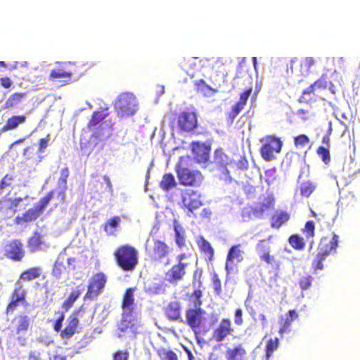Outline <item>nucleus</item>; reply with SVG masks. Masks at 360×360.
I'll return each mask as SVG.
<instances>
[{"mask_svg":"<svg viewBox=\"0 0 360 360\" xmlns=\"http://www.w3.org/2000/svg\"><path fill=\"white\" fill-rule=\"evenodd\" d=\"M108 109L101 111H94L87 124V127L89 129H92L103 120L108 115V113L105 112Z\"/></svg>","mask_w":360,"mask_h":360,"instance_id":"4c0bfd02","label":"nucleus"},{"mask_svg":"<svg viewBox=\"0 0 360 360\" xmlns=\"http://www.w3.org/2000/svg\"><path fill=\"white\" fill-rule=\"evenodd\" d=\"M54 193V190L48 192L45 196L40 198L39 202L34 207L28 209L22 216H17L14 219L15 224L20 225L37 220L43 214L45 208L53 198Z\"/></svg>","mask_w":360,"mask_h":360,"instance_id":"7ed1b4c3","label":"nucleus"},{"mask_svg":"<svg viewBox=\"0 0 360 360\" xmlns=\"http://www.w3.org/2000/svg\"><path fill=\"white\" fill-rule=\"evenodd\" d=\"M252 92V87L250 86L245 89L240 94L239 100L232 105L229 112H227V122L229 124H233L236 117L240 113V112L245 108L247 105L248 98Z\"/></svg>","mask_w":360,"mask_h":360,"instance_id":"f8f14e48","label":"nucleus"},{"mask_svg":"<svg viewBox=\"0 0 360 360\" xmlns=\"http://www.w3.org/2000/svg\"><path fill=\"white\" fill-rule=\"evenodd\" d=\"M290 219V214L287 211H276L270 218V226L273 229H279L288 223Z\"/></svg>","mask_w":360,"mask_h":360,"instance_id":"393cba45","label":"nucleus"},{"mask_svg":"<svg viewBox=\"0 0 360 360\" xmlns=\"http://www.w3.org/2000/svg\"><path fill=\"white\" fill-rule=\"evenodd\" d=\"M129 352L124 351H117L113 354V360H128Z\"/></svg>","mask_w":360,"mask_h":360,"instance_id":"e2e57ef3","label":"nucleus"},{"mask_svg":"<svg viewBox=\"0 0 360 360\" xmlns=\"http://www.w3.org/2000/svg\"><path fill=\"white\" fill-rule=\"evenodd\" d=\"M120 221V217L118 216L110 218L104 224V231L109 235H113Z\"/></svg>","mask_w":360,"mask_h":360,"instance_id":"ea45409f","label":"nucleus"},{"mask_svg":"<svg viewBox=\"0 0 360 360\" xmlns=\"http://www.w3.org/2000/svg\"><path fill=\"white\" fill-rule=\"evenodd\" d=\"M312 277L307 276L300 279V286L302 290H307L311 285Z\"/></svg>","mask_w":360,"mask_h":360,"instance_id":"680f3d73","label":"nucleus"},{"mask_svg":"<svg viewBox=\"0 0 360 360\" xmlns=\"http://www.w3.org/2000/svg\"><path fill=\"white\" fill-rule=\"evenodd\" d=\"M122 307L123 309V314H127L132 316L134 309V299L133 294H124Z\"/></svg>","mask_w":360,"mask_h":360,"instance_id":"c9c22d12","label":"nucleus"},{"mask_svg":"<svg viewBox=\"0 0 360 360\" xmlns=\"http://www.w3.org/2000/svg\"><path fill=\"white\" fill-rule=\"evenodd\" d=\"M26 122L27 117L25 115H13L7 119L6 123L1 128V131L7 132L15 131Z\"/></svg>","mask_w":360,"mask_h":360,"instance_id":"b1692460","label":"nucleus"},{"mask_svg":"<svg viewBox=\"0 0 360 360\" xmlns=\"http://www.w3.org/2000/svg\"><path fill=\"white\" fill-rule=\"evenodd\" d=\"M65 269V266L63 262L56 261L52 269V275L56 278H60Z\"/></svg>","mask_w":360,"mask_h":360,"instance_id":"864d4df0","label":"nucleus"},{"mask_svg":"<svg viewBox=\"0 0 360 360\" xmlns=\"http://www.w3.org/2000/svg\"><path fill=\"white\" fill-rule=\"evenodd\" d=\"M26 96V93H15L12 94L6 101V105L7 108H13L19 104Z\"/></svg>","mask_w":360,"mask_h":360,"instance_id":"de8ad7c7","label":"nucleus"},{"mask_svg":"<svg viewBox=\"0 0 360 360\" xmlns=\"http://www.w3.org/2000/svg\"><path fill=\"white\" fill-rule=\"evenodd\" d=\"M72 72L65 70L63 68H56L51 71L49 75V80L54 81L57 79H67V82L71 80Z\"/></svg>","mask_w":360,"mask_h":360,"instance_id":"e433bc0d","label":"nucleus"},{"mask_svg":"<svg viewBox=\"0 0 360 360\" xmlns=\"http://www.w3.org/2000/svg\"><path fill=\"white\" fill-rule=\"evenodd\" d=\"M172 248L164 241L155 240L152 248L147 250V254L152 262L169 263V255Z\"/></svg>","mask_w":360,"mask_h":360,"instance_id":"6e6552de","label":"nucleus"},{"mask_svg":"<svg viewBox=\"0 0 360 360\" xmlns=\"http://www.w3.org/2000/svg\"><path fill=\"white\" fill-rule=\"evenodd\" d=\"M43 245V236L38 231H34L27 241V247L32 252L41 250Z\"/></svg>","mask_w":360,"mask_h":360,"instance_id":"c756f323","label":"nucleus"},{"mask_svg":"<svg viewBox=\"0 0 360 360\" xmlns=\"http://www.w3.org/2000/svg\"><path fill=\"white\" fill-rule=\"evenodd\" d=\"M316 153L326 165H328L330 163L331 158L329 149L328 148L319 146L316 150Z\"/></svg>","mask_w":360,"mask_h":360,"instance_id":"8fccbe9b","label":"nucleus"},{"mask_svg":"<svg viewBox=\"0 0 360 360\" xmlns=\"http://www.w3.org/2000/svg\"><path fill=\"white\" fill-rule=\"evenodd\" d=\"M22 200L23 199L22 198H15L14 199L3 198L0 200V212H6L8 211H12L15 213L18 206Z\"/></svg>","mask_w":360,"mask_h":360,"instance_id":"c85d7f7f","label":"nucleus"},{"mask_svg":"<svg viewBox=\"0 0 360 360\" xmlns=\"http://www.w3.org/2000/svg\"><path fill=\"white\" fill-rule=\"evenodd\" d=\"M6 256L16 262L21 261L25 256L22 248V244L20 240H13L8 245V249L6 250Z\"/></svg>","mask_w":360,"mask_h":360,"instance_id":"4be33fe9","label":"nucleus"},{"mask_svg":"<svg viewBox=\"0 0 360 360\" xmlns=\"http://www.w3.org/2000/svg\"><path fill=\"white\" fill-rule=\"evenodd\" d=\"M316 188V184L312 181H307L300 185V195L304 198H309Z\"/></svg>","mask_w":360,"mask_h":360,"instance_id":"79ce46f5","label":"nucleus"},{"mask_svg":"<svg viewBox=\"0 0 360 360\" xmlns=\"http://www.w3.org/2000/svg\"><path fill=\"white\" fill-rule=\"evenodd\" d=\"M64 319H65L64 314H61L60 317L56 321V322L54 323L53 329L55 331L61 333V331L63 330H62V324L64 321Z\"/></svg>","mask_w":360,"mask_h":360,"instance_id":"0e129e2a","label":"nucleus"},{"mask_svg":"<svg viewBox=\"0 0 360 360\" xmlns=\"http://www.w3.org/2000/svg\"><path fill=\"white\" fill-rule=\"evenodd\" d=\"M212 281L213 289L216 292H219L221 290V283L217 274H213L212 276Z\"/></svg>","mask_w":360,"mask_h":360,"instance_id":"052dcab7","label":"nucleus"},{"mask_svg":"<svg viewBox=\"0 0 360 360\" xmlns=\"http://www.w3.org/2000/svg\"><path fill=\"white\" fill-rule=\"evenodd\" d=\"M175 232V243L179 248L186 246V233L184 229L178 223L174 225Z\"/></svg>","mask_w":360,"mask_h":360,"instance_id":"58836bf2","label":"nucleus"},{"mask_svg":"<svg viewBox=\"0 0 360 360\" xmlns=\"http://www.w3.org/2000/svg\"><path fill=\"white\" fill-rule=\"evenodd\" d=\"M49 141V135L48 134L45 138L41 139L39 142V153L44 152V149L48 146V142Z\"/></svg>","mask_w":360,"mask_h":360,"instance_id":"69168bd1","label":"nucleus"},{"mask_svg":"<svg viewBox=\"0 0 360 360\" xmlns=\"http://www.w3.org/2000/svg\"><path fill=\"white\" fill-rule=\"evenodd\" d=\"M181 201L183 207L186 208L191 214L202 205L200 195L192 190L186 191L182 194Z\"/></svg>","mask_w":360,"mask_h":360,"instance_id":"ddd939ff","label":"nucleus"},{"mask_svg":"<svg viewBox=\"0 0 360 360\" xmlns=\"http://www.w3.org/2000/svg\"><path fill=\"white\" fill-rule=\"evenodd\" d=\"M212 86L207 84L204 79H200L195 82L194 86L198 93L202 94L204 96H210L218 92L220 86L219 84L211 82Z\"/></svg>","mask_w":360,"mask_h":360,"instance_id":"5701e85b","label":"nucleus"},{"mask_svg":"<svg viewBox=\"0 0 360 360\" xmlns=\"http://www.w3.org/2000/svg\"><path fill=\"white\" fill-rule=\"evenodd\" d=\"M197 245L203 254L205 260L207 262H212L214 259V250L211 244L202 236L197 240Z\"/></svg>","mask_w":360,"mask_h":360,"instance_id":"a878e982","label":"nucleus"},{"mask_svg":"<svg viewBox=\"0 0 360 360\" xmlns=\"http://www.w3.org/2000/svg\"><path fill=\"white\" fill-rule=\"evenodd\" d=\"M108 278L103 272L94 274L89 279L87 292H100L103 290Z\"/></svg>","mask_w":360,"mask_h":360,"instance_id":"aec40b11","label":"nucleus"},{"mask_svg":"<svg viewBox=\"0 0 360 360\" xmlns=\"http://www.w3.org/2000/svg\"><path fill=\"white\" fill-rule=\"evenodd\" d=\"M79 314V311H75L68 318L66 326L60 333V336L63 339H70L78 332L79 319L77 316Z\"/></svg>","mask_w":360,"mask_h":360,"instance_id":"6ab92c4d","label":"nucleus"},{"mask_svg":"<svg viewBox=\"0 0 360 360\" xmlns=\"http://www.w3.org/2000/svg\"><path fill=\"white\" fill-rule=\"evenodd\" d=\"M278 345L279 340L278 338H271L268 340L265 349L266 359H269L272 354L278 349Z\"/></svg>","mask_w":360,"mask_h":360,"instance_id":"49530a36","label":"nucleus"},{"mask_svg":"<svg viewBox=\"0 0 360 360\" xmlns=\"http://www.w3.org/2000/svg\"><path fill=\"white\" fill-rule=\"evenodd\" d=\"M26 304L25 294H13L11 301L6 307V313L13 312L18 307Z\"/></svg>","mask_w":360,"mask_h":360,"instance_id":"2f4dec72","label":"nucleus"},{"mask_svg":"<svg viewBox=\"0 0 360 360\" xmlns=\"http://www.w3.org/2000/svg\"><path fill=\"white\" fill-rule=\"evenodd\" d=\"M167 317L172 321H176L181 317V307L176 302H171L166 309Z\"/></svg>","mask_w":360,"mask_h":360,"instance_id":"72a5a7b5","label":"nucleus"},{"mask_svg":"<svg viewBox=\"0 0 360 360\" xmlns=\"http://www.w3.org/2000/svg\"><path fill=\"white\" fill-rule=\"evenodd\" d=\"M298 318V314L295 309H290L286 314L285 319L281 318L278 333L281 335L288 333L290 331V326L293 321Z\"/></svg>","mask_w":360,"mask_h":360,"instance_id":"bb28decb","label":"nucleus"},{"mask_svg":"<svg viewBox=\"0 0 360 360\" xmlns=\"http://www.w3.org/2000/svg\"><path fill=\"white\" fill-rule=\"evenodd\" d=\"M15 177L12 174H6L0 181V195H2L5 190L13 186Z\"/></svg>","mask_w":360,"mask_h":360,"instance_id":"09e8293b","label":"nucleus"},{"mask_svg":"<svg viewBox=\"0 0 360 360\" xmlns=\"http://www.w3.org/2000/svg\"><path fill=\"white\" fill-rule=\"evenodd\" d=\"M302 233L305 234L307 239L313 238L315 235V225L313 221L306 222Z\"/></svg>","mask_w":360,"mask_h":360,"instance_id":"3c124183","label":"nucleus"},{"mask_svg":"<svg viewBox=\"0 0 360 360\" xmlns=\"http://www.w3.org/2000/svg\"><path fill=\"white\" fill-rule=\"evenodd\" d=\"M0 84L4 89H9L12 85V81L9 77H4L0 79Z\"/></svg>","mask_w":360,"mask_h":360,"instance_id":"774afa93","label":"nucleus"},{"mask_svg":"<svg viewBox=\"0 0 360 360\" xmlns=\"http://www.w3.org/2000/svg\"><path fill=\"white\" fill-rule=\"evenodd\" d=\"M190 264L176 263L165 273V281L172 285L176 286L178 283L183 281L186 274Z\"/></svg>","mask_w":360,"mask_h":360,"instance_id":"9d476101","label":"nucleus"},{"mask_svg":"<svg viewBox=\"0 0 360 360\" xmlns=\"http://www.w3.org/2000/svg\"><path fill=\"white\" fill-rule=\"evenodd\" d=\"M259 259L262 262H264L268 266H271L274 270H278L279 269V262L275 259V257L273 255H270V252H263V254L259 255Z\"/></svg>","mask_w":360,"mask_h":360,"instance_id":"a18cd8bd","label":"nucleus"},{"mask_svg":"<svg viewBox=\"0 0 360 360\" xmlns=\"http://www.w3.org/2000/svg\"><path fill=\"white\" fill-rule=\"evenodd\" d=\"M69 175V169L68 167L63 168L60 170V177L58 179V184L63 187H66Z\"/></svg>","mask_w":360,"mask_h":360,"instance_id":"5fc2aeb1","label":"nucleus"},{"mask_svg":"<svg viewBox=\"0 0 360 360\" xmlns=\"http://www.w3.org/2000/svg\"><path fill=\"white\" fill-rule=\"evenodd\" d=\"M259 153L262 159L269 162L276 159V155L281 151L283 142L280 138L268 135L262 139Z\"/></svg>","mask_w":360,"mask_h":360,"instance_id":"39448f33","label":"nucleus"},{"mask_svg":"<svg viewBox=\"0 0 360 360\" xmlns=\"http://www.w3.org/2000/svg\"><path fill=\"white\" fill-rule=\"evenodd\" d=\"M22 155H23L24 158L27 160H33L36 157V155H37V152L35 150L34 146L32 145V146L26 147L23 150Z\"/></svg>","mask_w":360,"mask_h":360,"instance_id":"4d7b16f0","label":"nucleus"},{"mask_svg":"<svg viewBox=\"0 0 360 360\" xmlns=\"http://www.w3.org/2000/svg\"><path fill=\"white\" fill-rule=\"evenodd\" d=\"M41 268L39 266L32 267L24 271L20 276L18 284L22 281H30L40 276Z\"/></svg>","mask_w":360,"mask_h":360,"instance_id":"7c9ffc66","label":"nucleus"},{"mask_svg":"<svg viewBox=\"0 0 360 360\" xmlns=\"http://www.w3.org/2000/svg\"><path fill=\"white\" fill-rule=\"evenodd\" d=\"M227 360H246L247 352L242 345H238L233 348H229L226 351Z\"/></svg>","mask_w":360,"mask_h":360,"instance_id":"cd10ccee","label":"nucleus"},{"mask_svg":"<svg viewBox=\"0 0 360 360\" xmlns=\"http://www.w3.org/2000/svg\"><path fill=\"white\" fill-rule=\"evenodd\" d=\"M202 294H194L195 307L188 308L186 311V324L192 330L196 336L207 334L219 321V315L216 313L207 314L200 307Z\"/></svg>","mask_w":360,"mask_h":360,"instance_id":"f257e3e1","label":"nucleus"},{"mask_svg":"<svg viewBox=\"0 0 360 360\" xmlns=\"http://www.w3.org/2000/svg\"><path fill=\"white\" fill-rule=\"evenodd\" d=\"M339 237L337 234L333 233L332 238L328 240L327 238L321 240L319 246V252L315 259L312 262V267L314 270H322L323 269V261L333 252H335L338 245Z\"/></svg>","mask_w":360,"mask_h":360,"instance_id":"20e7f679","label":"nucleus"},{"mask_svg":"<svg viewBox=\"0 0 360 360\" xmlns=\"http://www.w3.org/2000/svg\"><path fill=\"white\" fill-rule=\"evenodd\" d=\"M288 243L296 250H302L305 247L304 238L297 234L291 235L288 238Z\"/></svg>","mask_w":360,"mask_h":360,"instance_id":"37998d69","label":"nucleus"},{"mask_svg":"<svg viewBox=\"0 0 360 360\" xmlns=\"http://www.w3.org/2000/svg\"><path fill=\"white\" fill-rule=\"evenodd\" d=\"M176 174L179 183L184 186H196L202 181L203 176L200 172L191 170L178 165Z\"/></svg>","mask_w":360,"mask_h":360,"instance_id":"1a4fd4ad","label":"nucleus"},{"mask_svg":"<svg viewBox=\"0 0 360 360\" xmlns=\"http://www.w3.org/2000/svg\"><path fill=\"white\" fill-rule=\"evenodd\" d=\"M328 86L327 82L325 78H320L314 82L302 91V95L298 99L300 103H309L313 101L311 95H315L317 89H325Z\"/></svg>","mask_w":360,"mask_h":360,"instance_id":"2eb2a0df","label":"nucleus"},{"mask_svg":"<svg viewBox=\"0 0 360 360\" xmlns=\"http://www.w3.org/2000/svg\"><path fill=\"white\" fill-rule=\"evenodd\" d=\"M315 64V60L312 57H307L300 64L301 68H305V72L311 71V67Z\"/></svg>","mask_w":360,"mask_h":360,"instance_id":"13d9d810","label":"nucleus"},{"mask_svg":"<svg viewBox=\"0 0 360 360\" xmlns=\"http://www.w3.org/2000/svg\"><path fill=\"white\" fill-rule=\"evenodd\" d=\"M177 123L183 131L190 132L198 127V118L195 112L186 110L181 112L177 117Z\"/></svg>","mask_w":360,"mask_h":360,"instance_id":"9b49d317","label":"nucleus"},{"mask_svg":"<svg viewBox=\"0 0 360 360\" xmlns=\"http://www.w3.org/2000/svg\"><path fill=\"white\" fill-rule=\"evenodd\" d=\"M274 206V198L271 195H268L252 208V213L255 217L262 218L266 212L273 210Z\"/></svg>","mask_w":360,"mask_h":360,"instance_id":"412c9836","label":"nucleus"},{"mask_svg":"<svg viewBox=\"0 0 360 360\" xmlns=\"http://www.w3.org/2000/svg\"><path fill=\"white\" fill-rule=\"evenodd\" d=\"M156 353L160 360H178L177 354L172 349L160 347L156 350Z\"/></svg>","mask_w":360,"mask_h":360,"instance_id":"a19ab883","label":"nucleus"},{"mask_svg":"<svg viewBox=\"0 0 360 360\" xmlns=\"http://www.w3.org/2000/svg\"><path fill=\"white\" fill-rule=\"evenodd\" d=\"M202 270L197 269L193 272V292H202L205 290V287L203 286L202 281Z\"/></svg>","mask_w":360,"mask_h":360,"instance_id":"473e14b6","label":"nucleus"},{"mask_svg":"<svg viewBox=\"0 0 360 360\" xmlns=\"http://www.w3.org/2000/svg\"><path fill=\"white\" fill-rule=\"evenodd\" d=\"M113 256L117 265L124 271H133L139 263L137 250L128 244L117 247Z\"/></svg>","mask_w":360,"mask_h":360,"instance_id":"f03ea898","label":"nucleus"},{"mask_svg":"<svg viewBox=\"0 0 360 360\" xmlns=\"http://www.w3.org/2000/svg\"><path fill=\"white\" fill-rule=\"evenodd\" d=\"M236 165L237 168L241 171L247 170L249 167L248 160L245 156H241L236 162Z\"/></svg>","mask_w":360,"mask_h":360,"instance_id":"bf43d9fd","label":"nucleus"},{"mask_svg":"<svg viewBox=\"0 0 360 360\" xmlns=\"http://www.w3.org/2000/svg\"><path fill=\"white\" fill-rule=\"evenodd\" d=\"M243 251L240 250V245L232 246L227 254L225 269L228 274L233 271V263L234 262H241L243 260Z\"/></svg>","mask_w":360,"mask_h":360,"instance_id":"a211bd4d","label":"nucleus"},{"mask_svg":"<svg viewBox=\"0 0 360 360\" xmlns=\"http://www.w3.org/2000/svg\"><path fill=\"white\" fill-rule=\"evenodd\" d=\"M176 186L174 176L171 173L165 174L160 182V187L164 191H169Z\"/></svg>","mask_w":360,"mask_h":360,"instance_id":"f704fd0d","label":"nucleus"},{"mask_svg":"<svg viewBox=\"0 0 360 360\" xmlns=\"http://www.w3.org/2000/svg\"><path fill=\"white\" fill-rule=\"evenodd\" d=\"M309 138L305 134H300L294 138V144L297 148H302L309 144Z\"/></svg>","mask_w":360,"mask_h":360,"instance_id":"603ef678","label":"nucleus"},{"mask_svg":"<svg viewBox=\"0 0 360 360\" xmlns=\"http://www.w3.org/2000/svg\"><path fill=\"white\" fill-rule=\"evenodd\" d=\"M79 294H70L68 298L63 302V308L65 311H68L73 305L74 302L77 300Z\"/></svg>","mask_w":360,"mask_h":360,"instance_id":"6e6d98bb","label":"nucleus"},{"mask_svg":"<svg viewBox=\"0 0 360 360\" xmlns=\"http://www.w3.org/2000/svg\"><path fill=\"white\" fill-rule=\"evenodd\" d=\"M191 150L195 160L198 163H205L210 159L211 147L204 143L193 141L191 143Z\"/></svg>","mask_w":360,"mask_h":360,"instance_id":"4468645a","label":"nucleus"},{"mask_svg":"<svg viewBox=\"0 0 360 360\" xmlns=\"http://www.w3.org/2000/svg\"><path fill=\"white\" fill-rule=\"evenodd\" d=\"M136 97L131 93H122L115 101V108L121 117L132 116L136 111Z\"/></svg>","mask_w":360,"mask_h":360,"instance_id":"423d86ee","label":"nucleus"},{"mask_svg":"<svg viewBox=\"0 0 360 360\" xmlns=\"http://www.w3.org/2000/svg\"><path fill=\"white\" fill-rule=\"evenodd\" d=\"M128 333H131L134 336L136 333V326L132 316L122 314V317L117 326V336L122 338Z\"/></svg>","mask_w":360,"mask_h":360,"instance_id":"dca6fc26","label":"nucleus"},{"mask_svg":"<svg viewBox=\"0 0 360 360\" xmlns=\"http://www.w3.org/2000/svg\"><path fill=\"white\" fill-rule=\"evenodd\" d=\"M12 323L14 324V332L18 342L25 346L27 342V332L32 326V321L30 317L25 314H20L15 317Z\"/></svg>","mask_w":360,"mask_h":360,"instance_id":"0eeeda50","label":"nucleus"},{"mask_svg":"<svg viewBox=\"0 0 360 360\" xmlns=\"http://www.w3.org/2000/svg\"><path fill=\"white\" fill-rule=\"evenodd\" d=\"M243 311L241 309H237L235 312L234 322L236 325L240 326L243 324Z\"/></svg>","mask_w":360,"mask_h":360,"instance_id":"338daca9","label":"nucleus"},{"mask_svg":"<svg viewBox=\"0 0 360 360\" xmlns=\"http://www.w3.org/2000/svg\"><path fill=\"white\" fill-rule=\"evenodd\" d=\"M232 332L231 321L229 319H222L219 326L213 330L212 340L217 342H221L231 335Z\"/></svg>","mask_w":360,"mask_h":360,"instance_id":"f3484780","label":"nucleus"},{"mask_svg":"<svg viewBox=\"0 0 360 360\" xmlns=\"http://www.w3.org/2000/svg\"><path fill=\"white\" fill-rule=\"evenodd\" d=\"M272 238L273 236H269L267 238L259 240L255 247L257 252L261 255L263 252H270V244Z\"/></svg>","mask_w":360,"mask_h":360,"instance_id":"c03bdc74","label":"nucleus"}]
</instances>
